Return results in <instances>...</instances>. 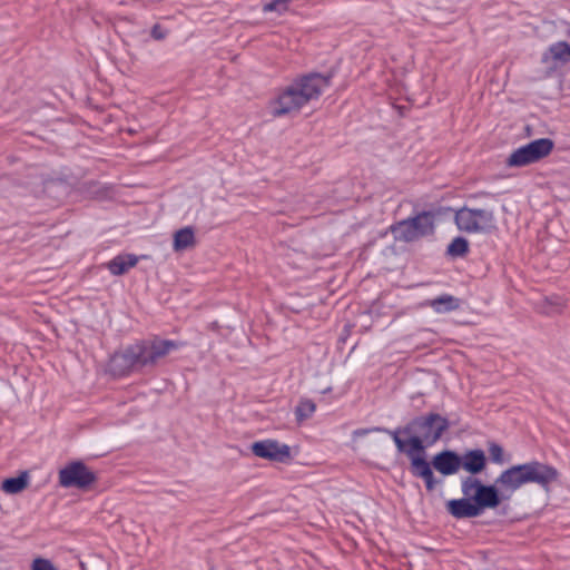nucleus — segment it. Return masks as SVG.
I'll return each instance as SVG.
<instances>
[{"mask_svg":"<svg viewBox=\"0 0 570 570\" xmlns=\"http://www.w3.org/2000/svg\"><path fill=\"white\" fill-rule=\"evenodd\" d=\"M473 210L474 208L463 206L454 212V223L459 230L472 234L481 233L484 229V226H481V223L472 213Z\"/></svg>","mask_w":570,"mask_h":570,"instance_id":"13","label":"nucleus"},{"mask_svg":"<svg viewBox=\"0 0 570 570\" xmlns=\"http://www.w3.org/2000/svg\"><path fill=\"white\" fill-rule=\"evenodd\" d=\"M452 423L439 413L429 412L414 416L404 425L405 434H411L419 440L416 455L424 454L429 448L434 445L451 428Z\"/></svg>","mask_w":570,"mask_h":570,"instance_id":"4","label":"nucleus"},{"mask_svg":"<svg viewBox=\"0 0 570 570\" xmlns=\"http://www.w3.org/2000/svg\"><path fill=\"white\" fill-rule=\"evenodd\" d=\"M291 0H273L263 7L264 12L276 11L277 13H283L288 10V4Z\"/></svg>","mask_w":570,"mask_h":570,"instance_id":"25","label":"nucleus"},{"mask_svg":"<svg viewBox=\"0 0 570 570\" xmlns=\"http://www.w3.org/2000/svg\"><path fill=\"white\" fill-rule=\"evenodd\" d=\"M560 472L551 464L532 460L503 470L492 483L479 476L460 478L461 498L445 502L446 512L456 520L481 517L487 510H497L524 484L534 483L544 490L557 482Z\"/></svg>","mask_w":570,"mask_h":570,"instance_id":"1","label":"nucleus"},{"mask_svg":"<svg viewBox=\"0 0 570 570\" xmlns=\"http://www.w3.org/2000/svg\"><path fill=\"white\" fill-rule=\"evenodd\" d=\"M431 218L432 215L425 213L424 209L416 210L414 208L411 216L393 223L389 230L396 242L413 243L435 234V225Z\"/></svg>","mask_w":570,"mask_h":570,"instance_id":"5","label":"nucleus"},{"mask_svg":"<svg viewBox=\"0 0 570 570\" xmlns=\"http://www.w3.org/2000/svg\"><path fill=\"white\" fill-rule=\"evenodd\" d=\"M488 463L491 462L493 464L503 465L511 460V454H505L503 446L497 441H488Z\"/></svg>","mask_w":570,"mask_h":570,"instance_id":"21","label":"nucleus"},{"mask_svg":"<svg viewBox=\"0 0 570 570\" xmlns=\"http://www.w3.org/2000/svg\"><path fill=\"white\" fill-rule=\"evenodd\" d=\"M476 219L481 223V226H484V229L481 233L490 232L494 227V214L491 209H482V208H474L472 212Z\"/></svg>","mask_w":570,"mask_h":570,"instance_id":"23","label":"nucleus"},{"mask_svg":"<svg viewBox=\"0 0 570 570\" xmlns=\"http://www.w3.org/2000/svg\"><path fill=\"white\" fill-rule=\"evenodd\" d=\"M469 253L470 243L464 236H455L445 249V256L451 259L463 258Z\"/></svg>","mask_w":570,"mask_h":570,"instance_id":"20","label":"nucleus"},{"mask_svg":"<svg viewBox=\"0 0 570 570\" xmlns=\"http://www.w3.org/2000/svg\"><path fill=\"white\" fill-rule=\"evenodd\" d=\"M139 256L129 253H121L116 255L112 259L106 263L107 269L114 276H122L130 268L135 267L139 262Z\"/></svg>","mask_w":570,"mask_h":570,"instance_id":"15","label":"nucleus"},{"mask_svg":"<svg viewBox=\"0 0 570 570\" xmlns=\"http://www.w3.org/2000/svg\"><path fill=\"white\" fill-rule=\"evenodd\" d=\"M542 60L552 67H562L570 61V45L566 41H558L549 47Z\"/></svg>","mask_w":570,"mask_h":570,"instance_id":"14","label":"nucleus"},{"mask_svg":"<svg viewBox=\"0 0 570 570\" xmlns=\"http://www.w3.org/2000/svg\"><path fill=\"white\" fill-rule=\"evenodd\" d=\"M98 480L82 460H73L65 464L58 472V483L63 489L89 490Z\"/></svg>","mask_w":570,"mask_h":570,"instance_id":"8","label":"nucleus"},{"mask_svg":"<svg viewBox=\"0 0 570 570\" xmlns=\"http://www.w3.org/2000/svg\"><path fill=\"white\" fill-rule=\"evenodd\" d=\"M479 195H481V196H489L490 194L487 193V191H481V193H479Z\"/></svg>","mask_w":570,"mask_h":570,"instance_id":"29","label":"nucleus"},{"mask_svg":"<svg viewBox=\"0 0 570 570\" xmlns=\"http://www.w3.org/2000/svg\"><path fill=\"white\" fill-rule=\"evenodd\" d=\"M438 472L442 478L458 474L460 470V452L453 449H442L434 453L429 460L428 452L417 455L416 460L412 463L410 473L424 483L426 492H433L439 484L443 482L434 474Z\"/></svg>","mask_w":570,"mask_h":570,"instance_id":"3","label":"nucleus"},{"mask_svg":"<svg viewBox=\"0 0 570 570\" xmlns=\"http://www.w3.org/2000/svg\"><path fill=\"white\" fill-rule=\"evenodd\" d=\"M90 185H91L92 187H96V186H97V184H96V183H94V181H92V183H90Z\"/></svg>","mask_w":570,"mask_h":570,"instance_id":"31","label":"nucleus"},{"mask_svg":"<svg viewBox=\"0 0 570 570\" xmlns=\"http://www.w3.org/2000/svg\"><path fill=\"white\" fill-rule=\"evenodd\" d=\"M424 210H425V213H429L430 215H432L431 219L433 222V225L436 226L438 220L448 217L450 214L454 213L456 209H453L452 207H449V206L431 205L429 209H424Z\"/></svg>","mask_w":570,"mask_h":570,"instance_id":"24","label":"nucleus"},{"mask_svg":"<svg viewBox=\"0 0 570 570\" xmlns=\"http://www.w3.org/2000/svg\"><path fill=\"white\" fill-rule=\"evenodd\" d=\"M196 244L195 229L193 226H185L174 233L173 249L174 252H183Z\"/></svg>","mask_w":570,"mask_h":570,"instance_id":"17","label":"nucleus"},{"mask_svg":"<svg viewBox=\"0 0 570 570\" xmlns=\"http://www.w3.org/2000/svg\"><path fill=\"white\" fill-rule=\"evenodd\" d=\"M43 193L52 197L55 202H61L69 193V185L65 178H43Z\"/></svg>","mask_w":570,"mask_h":570,"instance_id":"16","label":"nucleus"},{"mask_svg":"<svg viewBox=\"0 0 570 570\" xmlns=\"http://www.w3.org/2000/svg\"><path fill=\"white\" fill-rule=\"evenodd\" d=\"M429 305L435 313L445 314L458 309L461 305V299L450 294H442L433 299H430Z\"/></svg>","mask_w":570,"mask_h":570,"instance_id":"18","label":"nucleus"},{"mask_svg":"<svg viewBox=\"0 0 570 570\" xmlns=\"http://www.w3.org/2000/svg\"><path fill=\"white\" fill-rule=\"evenodd\" d=\"M316 411V404L313 400L307 397H302L298 401V404L295 406L294 414L297 423H302L314 414Z\"/></svg>","mask_w":570,"mask_h":570,"instance_id":"22","label":"nucleus"},{"mask_svg":"<svg viewBox=\"0 0 570 570\" xmlns=\"http://www.w3.org/2000/svg\"><path fill=\"white\" fill-rule=\"evenodd\" d=\"M331 391H332V387H331V386H328V387H326V389L322 390L320 393H322V394H327V393H330Z\"/></svg>","mask_w":570,"mask_h":570,"instance_id":"28","label":"nucleus"},{"mask_svg":"<svg viewBox=\"0 0 570 570\" xmlns=\"http://www.w3.org/2000/svg\"><path fill=\"white\" fill-rule=\"evenodd\" d=\"M142 371L135 343L114 352L109 361V372L115 377H128L135 372Z\"/></svg>","mask_w":570,"mask_h":570,"instance_id":"10","label":"nucleus"},{"mask_svg":"<svg viewBox=\"0 0 570 570\" xmlns=\"http://www.w3.org/2000/svg\"><path fill=\"white\" fill-rule=\"evenodd\" d=\"M250 451L255 456L272 462L288 463L293 459L291 446L275 439L255 441L250 444Z\"/></svg>","mask_w":570,"mask_h":570,"instance_id":"11","label":"nucleus"},{"mask_svg":"<svg viewBox=\"0 0 570 570\" xmlns=\"http://www.w3.org/2000/svg\"><path fill=\"white\" fill-rule=\"evenodd\" d=\"M29 472L22 471L17 476L3 479L1 490L8 494H18L29 485Z\"/></svg>","mask_w":570,"mask_h":570,"instance_id":"19","label":"nucleus"},{"mask_svg":"<svg viewBox=\"0 0 570 570\" xmlns=\"http://www.w3.org/2000/svg\"><path fill=\"white\" fill-rule=\"evenodd\" d=\"M554 149V141L551 138L533 139L525 145L514 149L505 159L508 168H522L539 163L548 157Z\"/></svg>","mask_w":570,"mask_h":570,"instance_id":"6","label":"nucleus"},{"mask_svg":"<svg viewBox=\"0 0 570 570\" xmlns=\"http://www.w3.org/2000/svg\"><path fill=\"white\" fill-rule=\"evenodd\" d=\"M167 36V31L163 29V27L158 23H156L151 29V37L155 40H163Z\"/></svg>","mask_w":570,"mask_h":570,"instance_id":"27","label":"nucleus"},{"mask_svg":"<svg viewBox=\"0 0 570 570\" xmlns=\"http://www.w3.org/2000/svg\"><path fill=\"white\" fill-rule=\"evenodd\" d=\"M139 361L144 368H153L158 364V361L171 351H177L184 343L174 340L161 338L154 336L151 338L137 340L134 342Z\"/></svg>","mask_w":570,"mask_h":570,"instance_id":"7","label":"nucleus"},{"mask_svg":"<svg viewBox=\"0 0 570 570\" xmlns=\"http://www.w3.org/2000/svg\"><path fill=\"white\" fill-rule=\"evenodd\" d=\"M334 73H302L291 85L281 89L269 100V112L279 118L298 111L311 100L318 99L324 88L328 87Z\"/></svg>","mask_w":570,"mask_h":570,"instance_id":"2","label":"nucleus"},{"mask_svg":"<svg viewBox=\"0 0 570 570\" xmlns=\"http://www.w3.org/2000/svg\"><path fill=\"white\" fill-rule=\"evenodd\" d=\"M31 570H59L55 563L46 558L37 557L31 562Z\"/></svg>","mask_w":570,"mask_h":570,"instance_id":"26","label":"nucleus"},{"mask_svg":"<svg viewBox=\"0 0 570 570\" xmlns=\"http://www.w3.org/2000/svg\"><path fill=\"white\" fill-rule=\"evenodd\" d=\"M374 432L386 433L392 438L397 452L407 456L410 461L409 471H411L412 463L417 458L416 446H419V440L411 434H405L404 426H399L395 430H390L384 426L360 428L353 431V436L362 438Z\"/></svg>","mask_w":570,"mask_h":570,"instance_id":"9","label":"nucleus"},{"mask_svg":"<svg viewBox=\"0 0 570 570\" xmlns=\"http://www.w3.org/2000/svg\"><path fill=\"white\" fill-rule=\"evenodd\" d=\"M487 466L488 456L483 449L473 448L460 452V470L465 472L461 478L479 476L487 470Z\"/></svg>","mask_w":570,"mask_h":570,"instance_id":"12","label":"nucleus"},{"mask_svg":"<svg viewBox=\"0 0 570 570\" xmlns=\"http://www.w3.org/2000/svg\"><path fill=\"white\" fill-rule=\"evenodd\" d=\"M128 132H129L130 135H134V134H136V130H134V129H128Z\"/></svg>","mask_w":570,"mask_h":570,"instance_id":"30","label":"nucleus"}]
</instances>
